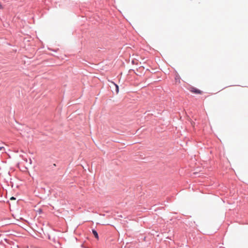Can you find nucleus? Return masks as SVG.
Instances as JSON below:
<instances>
[{
  "label": "nucleus",
  "mask_w": 248,
  "mask_h": 248,
  "mask_svg": "<svg viewBox=\"0 0 248 248\" xmlns=\"http://www.w3.org/2000/svg\"><path fill=\"white\" fill-rule=\"evenodd\" d=\"M189 91L193 93H196V94H201L202 93V92L200 91V90L196 89L194 87H191L190 88Z\"/></svg>",
  "instance_id": "obj_1"
},
{
  "label": "nucleus",
  "mask_w": 248,
  "mask_h": 248,
  "mask_svg": "<svg viewBox=\"0 0 248 248\" xmlns=\"http://www.w3.org/2000/svg\"><path fill=\"white\" fill-rule=\"evenodd\" d=\"M93 234L94 237L96 239H99V236H98V233H97V232L95 230H93Z\"/></svg>",
  "instance_id": "obj_2"
},
{
  "label": "nucleus",
  "mask_w": 248,
  "mask_h": 248,
  "mask_svg": "<svg viewBox=\"0 0 248 248\" xmlns=\"http://www.w3.org/2000/svg\"><path fill=\"white\" fill-rule=\"evenodd\" d=\"M175 81L176 82H178L179 83L180 82V78L179 76H176L175 78Z\"/></svg>",
  "instance_id": "obj_3"
},
{
  "label": "nucleus",
  "mask_w": 248,
  "mask_h": 248,
  "mask_svg": "<svg viewBox=\"0 0 248 248\" xmlns=\"http://www.w3.org/2000/svg\"><path fill=\"white\" fill-rule=\"evenodd\" d=\"M112 83L115 85V86L116 87V93H118V92H119V87H118V85L116 84H115L113 82H112Z\"/></svg>",
  "instance_id": "obj_4"
},
{
  "label": "nucleus",
  "mask_w": 248,
  "mask_h": 248,
  "mask_svg": "<svg viewBox=\"0 0 248 248\" xmlns=\"http://www.w3.org/2000/svg\"><path fill=\"white\" fill-rule=\"evenodd\" d=\"M31 163H32V161H31V159H30V160H29V164H30V165H31Z\"/></svg>",
  "instance_id": "obj_5"
},
{
  "label": "nucleus",
  "mask_w": 248,
  "mask_h": 248,
  "mask_svg": "<svg viewBox=\"0 0 248 248\" xmlns=\"http://www.w3.org/2000/svg\"><path fill=\"white\" fill-rule=\"evenodd\" d=\"M16 199L14 197H12L10 198V200H15Z\"/></svg>",
  "instance_id": "obj_6"
},
{
  "label": "nucleus",
  "mask_w": 248,
  "mask_h": 248,
  "mask_svg": "<svg viewBox=\"0 0 248 248\" xmlns=\"http://www.w3.org/2000/svg\"><path fill=\"white\" fill-rule=\"evenodd\" d=\"M2 149H4L3 147H0V151H2Z\"/></svg>",
  "instance_id": "obj_7"
},
{
  "label": "nucleus",
  "mask_w": 248,
  "mask_h": 248,
  "mask_svg": "<svg viewBox=\"0 0 248 248\" xmlns=\"http://www.w3.org/2000/svg\"><path fill=\"white\" fill-rule=\"evenodd\" d=\"M24 160L26 162H27V158H25V159H24Z\"/></svg>",
  "instance_id": "obj_8"
}]
</instances>
